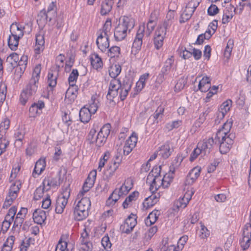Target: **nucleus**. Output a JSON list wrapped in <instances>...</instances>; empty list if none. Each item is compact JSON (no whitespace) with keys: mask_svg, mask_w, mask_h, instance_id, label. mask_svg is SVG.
Returning a JSON list of instances; mask_svg holds the SVG:
<instances>
[{"mask_svg":"<svg viewBox=\"0 0 251 251\" xmlns=\"http://www.w3.org/2000/svg\"><path fill=\"white\" fill-rule=\"evenodd\" d=\"M121 72V67L118 64L112 65L109 70V75L112 79L110 81L106 97L110 100L119 96L120 100L124 101L131 88L133 84L131 78L126 76L122 81L116 78Z\"/></svg>","mask_w":251,"mask_h":251,"instance_id":"1","label":"nucleus"},{"mask_svg":"<svg viewBox=\"0 0 251 251\" xmlns=\"http://www.w3.org/2000/svg\"><path fill=\"white\" fill-rule=\"evenodd\" d=\"M135 26L134 19L127 16L120 19L119 24L115 27L114 36L115 40L119 41L125 39L127 32H130Z\"/></svg>","mask_w":251,"mask_h":251,"instance_id":"2","label":"nucleus"},{"mask_svg":"<svg viewBox=\"0 0 251 251\" xmlns=\"http://www.w3.org/2000/svg\"><path fill=\"white\" fill-rule=\"evenodd\" d=\"M111 29V21L107 20L102 29H100L97 32L96 44L98 48L102 52L106 51L109 47V37L112 34Z\"/></svg>","mask_w":251,"mask_h":251,"instance_id":"3","label":"nucleus"},{"mask_svg":"<svg viewBox=\"0 0 251 251\" xmlns=\"http://www.w3.org/2000/svg\"><path fill=\"white\" fill-rule=\"evenodd\" d=\"M25 27H23L17 23H13L10 27L11 34L8 39V45L12 50H16L19 45V40L24 35V30Z\"/></svg>","mask_w":251,"mask_h":251,"instance_id":"4","label":"nucleus"},{"mask_svg":"<svg viewBox=\"0 0 251 251\" xmlns=\"http://www.w3.org/2000/svg\"><path fill=\"white\" fill-rule=\"evenodd\" d=\"M91 206V201L87 197H82L75 208L74 214L77 221H81L87 217Z\"/></svg>","mask_w":251,"mask_h":251,"instance_id":"5","label":"nucleus"},{"mask_svg":"<svg viewBox=\"0 0 251 251\" xmlns=\"http://www.w3.org/2000/svg\"><path fill=\"white\" fill-rule=\"evenodd\" d=\"M70 196V184L65 183L62 187L61 195L56 200L55 205V212L58 214H61L66 206L68 199Z\"/></svg>","mask_w":251,"mask_h":251,"instance_id":"6","label":"nucleus"},{"mask_svg":"<svg viewBox=\"0 0 251 251\" xmlns=\"http://www.w3.org/2000/svg\"><path fill=\"white\" fill-rule=\"evenodd\" d=\"M61 174L62 169H59L55 175L50 174L46 176L42 183L44 189L47 191L51 189H57L63 181Z\"/></svg>","mask_w":251,"mask_h":251,"instance_id":"7","label":"nucleus"},{"mask_svg":"<svg viewBox=\"0 0 251 251\" xmlns=\"http://www.w3.org/2000/svg\"><path fill=\"white\" fill-rule=\"evenodd\" d=\"M234 138L235 136L233 134H229L227 136H224L220 138L216 135L215 137V145L219 146V150L221 153L225 154L231 148Z\"/></svg>","mask_w":251,"mask_h":251,"instance_id":"8","label":"nucleus"},{"mask_svg":"<svg viewBox=\"0 0 251 251\" xmlns=\"http://www.w3.org/2000/svg\"><path fill=\"white\" fill-rule=\"evenodd\" d=\"M161 166L153 168L147 176V182L152 179L150 189L151 193H155L161 186L160 176Z\"/></svg>","mask_w":251,"mask_h":251,"instance_id":"9","label":"nucleus"},{"mask_svg":"<svg viewBox=\"0 0 251 251\" xmlns=\"http://www.w3.org/2000/svg\"><path fill=\"white\" fill-rule=\"evenodd\" d=\"M174 63V59L172 56L166 60L160 72L157 76L156 81L158 83L161 84L165 81L166 79V76H167L170 72L173 67Z\"/></svg>","mask_w":251,"mask_h":251,"instance_id":"10","label":"nucleus"},{"mask_svg":"<svg viewBox=\"0 0 251 251\" xmlns=\"http://www.w3.org/2000/svg\"><path fill=\"white\" fill-rule=\"evenodd\" d=\"M111 125L109 124H105L97 134L95 144L99 147H100L106 142L107 138L110 132Z\"/></svg>","mask_w":251,"mask_h":251,"instance_id":"11","label":"nucleus"},{"mask_svg":"<svg viewBox=\"0 0 251 251\" xmlns=\"http://www.w3.org/2000/svg\"><path fill=\"white\" fill-rule=\"evenodd\" d=\"M214 145H216L215 140L212 137L204 139L202 142L198 144V147L202 151V156L209 155Z\"/></svg>","mask_w":251,"mask_h":251,"instance_id":"12","label":"nucleus"},{"mask_svg":"<svg viewBox=\"0 0 251 251\" xmlns=\"http://www.w3.org/2000/svg\"><path fill=\"white\" fill-rule=\"evenodd\" d=\"M123 156L120 153H116L111 163L109 165L106 173L109 177L113 176L114 173L119 167L122 161Z\"/></svg>","mask_w":251,"mask_h":251,"instance_id":"13","label":"nucleus"},{"mask_svg":"<svg viewBox=\"0 0 251 251\" xmlns=\"http://www.w3.org/2000/svg\"><path fill=\"white\" fill-rule=\"evenodd\" d=\"M158 14V12L156 10H154L151 13L147 25V31L146 34L147 36H149L151 34L157 25Z\"/></svg>","mask_w":251,"mask_h":251,"instance_id":"14","label":"nucleus"},{"mask_svg":"<svg viewBox=\"0 0 251 251\" xmlns=\"http://www.w3.org/2000/svg\"><path fill=\"white\" fill-rule=\"evenodd\" d=\"M166 35L165 29H157L155 31L153 44L156 50H159L162 47Z\"/></svg>","mask_w":251,"mask_h":251,"instance_id":"15","label":"nucleus"},{"mask_svg":"<svg viewBox=\"0 0 251 251\" xmlns=\"http://www.w3.org/2000/svg\"><path fill=\"white\" fill-rule=\"evenodd\" d=\"M201 168L199 167L192 169L187 176L185 180V185H191L193 184L197 179L200 175Z\"/></svg>","mask_w":251,"mask_h":251,"instance_id":"16","label":"nucleus"},{"mask_svg":"<svg viewBox=\"0 0 251 251\" xmlns=\"http://www.w3.org/2000/svg\"><path fill=\"white\" fill-rule=\"evenodd\" d=\"M145 34V26H140L138 30L137 31L135 38L133 43L132 47L133 49H136V50H140L143 43V38Z\"/></svg>","mask_w":251,"mask_h":251,"instance_id":"17","label":"nucleus"},{"mask_svg":"<svg viewBox=\"0 0 251 251\" xmlns=\"http://www.w3.org/2000/svg\"><path fill=\"white\" fill-rule=\"evenodd\" d=\"M78 76V72L76 69H73L70 74V75L68 78V82L70 84V86L72 87V88H69L66 92V94H69L71 93L72 95H75V93L74 92L72 91L71 89L75 88V92L77 91L76 86L75 85V82L77 79Z\"/></svg>","mask_w":251,"mask_h":251,"instance_id":"18","label":"nucleus"},{"mask_svg":"<svg viewBox=\"0 0 251 251\" xmlns=\"http://www.w3.org/2000/svg\"><path fill=\"white\" fill-rule=\"evenodd\" d=\"M174 151L172 146L169 143H166L159 148L158 155L164 159L168 158Z\"/></svg>","mask_w":251,"mask_h":251,"instance_id":"19","label":"nucleus"},{"mask_svg":"<svg viewBox=\"0 0 251 251\" xmlns=\"http://www.w3.org/2000/svg\"><path fill=\"white\" fill-rule=\"evenodd\" d=\"M137 224L136 215L131 214L125 220L124 224L125 232L130 233Z\"/></svg>","mask_w":251,"mask_h":251,"instance_id":"20","label":"nucleus"},{"mask_svg":"<svg viewBox=\"0 0 251 251\" xmlns=\"http://www.w3.org/2000/svg\"><path fill=\"white\" fill-rule=\"evenodd\" d=\"M231 103L232 101L228 100L221 104L216 114L218 119H222L225 117L226 113L229 110Z\"/></svg>","mask_w":251,"mask_h":251,"instance_id":"21","label":"nucleus"},{"mask_svg":"<svg viewBox=\"0 0 251 251\" xmlns=\"http://www.w3.org/2000/svg\"><path fill=\"white\" fill-rule=\"evenodd\" d=\"M46 165L45 158L39 159L35 163L34 170L32 172V176L34 177L38 176L44 171Z\"/></svg>","mask_w":251,"mask_h":251,"instance_id":"22","label":"nucleus"},{"mask_svg":"<svg viewBox=\"0 0 251 251\" xmlns=\"http://www.w3.org/2000/svg\"><path fill=\"white\" fill-rule=\"evenodd\" d=\"M46 219V212L41 209H36L32 213V219L37 224L41 225Z\"/></svg>","mask_w":251,"mask_h":251,"instance_id":"23","label":"nucleus"},{"mask_svg":"<svg viewBox=\"0 0 251 251\" xmlns=\"http://www.w3.org/2000/svg\"><path fill=\"white\" fill-rule=\"evenodd\" d=\"M31 95V84H28L25 88L22 91L20 97V101L22 104L25 105L29 98Z\"/></svg>","mask_w":251,"mask_h":251,"instance_id":"24","label":"nucleus"},{"mask_svg":"<svg viewBox=\"0 0 251 251\" xmlns=\"http://www.w3.org/2000/svg\"><path fill=\"white\" fill-rule=\"evenodd\" d=\"M45 40L43 35L38 34L36 36V43L34 49L35 53L37 54H40L44 48Z\"/></svg>","mask_w":251,"mask_h":251,"instance_id":"25","label":"nucleus"},{"mask_svg":"<svg viewBox=\"0 0 251 251\" xmlns=\"http://www.w3.org/2000/svg\"><path fill=\"white\" fill-rule=\"evenodd\" d=\"M194 192L191 191L190 193L186 192L183 198H180L176 202V205L178 208H184L191 199Z\"/></svg>","mask_w":251,"mask_h":251,"instance_id":"26","label":"nucleus"},{"mask_svg":"<svg viewBox=\"0 0 251 251\" xmlns=\"http://www.w3.org/2000/svg\"><path fill=\"white\" fill-rule=\"evenodd\" d=\"M92 114H93L87 107L84 106L79 111L80 121L83 123H87L91 120Z\"/></svg>","mask_w":251,"mask_h":251,"instance_id":"27","label":"nucleus"},{"mask_svg":"<svg viewBox=\"0 0 251 251\" xmlns=\"http://www.w3.org/2000/svg\"><path fill=\"white\" fill-rule=\"evenodd\" d=\"M159 198V196L158 194L152 193L151 195L145 200L143 203L144 206L146 207L147 208L153 206L158 201Z\"/></svg>","mask_w":251,"mask_h":251,"instance_id":"28","label":"nucleus"},{"mask_svg":"<svg viewBox=\"0 0 251 251\" xmlns=\"http://www.w3.org/2000/svg\"><path fill=\"white\" fill-rule=\"evenodd\" d=\"M115 0H105L101 5L100 14L102 15L107 14L112 9V5Z\"/></svg>","mask_w":251,"mask_h":251,"instance_id":"29","label":"nucleus"},{"mask_svg":"<svg viewBox=\"0 0 251 251\" xmlns=\"http://www.w3.org/2000/svg\"><path fill=\"white\" fill-rule=\"evenodd\" d=\"M21 186V183L20 181H16L11 186L8 193V196L13 199H16L18 196V193Z\"/></svg>","mask_w":251,"mask_h":251,"instance_id":"30","label":"nucleus"},{"mask_svg":"<svg viewBox=\"0 0 251 251\" xmlns=\"http://www.w3.org/2000/svg\"><path fill=\"white\" fill-rule=\"evenodd\" d=\"M41 71V65L39 64L34 67L32 72V77H33L34 84L32 85V91H36L37 88L36 83L38 82L40 78V75Z\"/></svg>","mask_w":251,"mask_h":251,"instance_id":"31","label":"nucleus"},{"mask_svg":"<svg viewBox=\"0 0 251 251\" xmlns=\"http://www.w3.org/2000/svg\"><path fill=\"white\" fill-rule=\"evenodd\" d=\"M91 63L93 67L97 70L101 68L103 66L101 58L95 53L91 55Z\"/></svg>","mask_w":251,"mask_h":251,"instance_id":"32","label":"nucleus"},{"mask_svg":"<svg viewBox=\"0 0 251 251\" xmlns=\"http://www.w3.org/2000/svg\"><path fill=\"white\" fill-rule=\"evenodd\" d=\"M183 160V157L182 154H178L173 161L172 164L170 166V171L172 173H175L176 170L177 169L181 164Z\"/></svg>","mask_w":251,"mask_h":251,"instance_id":"33","label":"nucleus"},{"mask_svg":"<svg viewBox=\"0 0 251 251\" xmlns=\"http://www.w3.org/2000/svg\"><path fill=\"white\" fill-rule=\"evenodd\" d=\"M195 10L192 8H188V6H186L185 9L181 14L180 19V23H185L189 20L192 17Z\"/></svg>","mask_w":251,"mask_h":251,"instance_id":"34","label":"nucleus"},{"mask_svg":"<svg viewBox=\"0 0 251 251\" xmlns=\"http://www.w3.org/2000/svg\"><path fill=\"white\" fill-rule=\"evenodd\" d=\"M210 109L207 108L204 112H203L202 114H201L199 118L196 120L195 123L193 125V127L195 128V130H196L197 128L200 127L202 124L205 121L206 119V117L210 112Z\"/></svg>","mask_w":251,"mask_h":251,"instance_id":"35","label":"nucleus"},{"mask_svg":"<svg viewBox=\"0 0 251 251\" xmlns=\"http://www.w3.org/2000/svg\"><path fill=\"white\" fill-rule=\"evenodd\" d=\"M164 111V108L163 106L160 105L157 107L155 112L152 115L154 119L153 123L158 124L161 120L163 116Z\"/></svg>","mask_w":251,"mask_h":251,"instance_id":"36","label":"nucleus"},{"mask_svg":"<svg viewBox=\"0 0 251 251\" xmlns=\"http://www.w3.org/2000/svg\"><path fill=\"white\" fill-rule=\"evenodd\" d=\"M99 101L96 96H93L89 103V107H87L89 111L94 114L99 108Z\"/></svg>","mask_w":251,"mask_h":251,"instance_id":"37","label":"nucleus"},{"mask_svg":"<svg viewBox=\"0 0 251 251\" xmlns=\"http://www.w3.org/2000/svg\"><path fill=\"white\" fill-rule=\"evenodd\" d=\"M231 123H225L223 126L222 128L217 133L216 135H217L219 138L224 136H227L229 135L228 133L231 127Z\"/></svg>","mask_w":251,"mask_h":251,"instance_id":"38","label":"nucleus"},{"mask_svg":"<svg viewBox=\"0 0 251 251\" xmlns=\"http://www.w3.org/2000/svg\"><path fill=\"white\" fill-rule=\"evenodd\" d=\"M48 21V20L47 18L46 11H41L38 14L37 17V23L38 25L39 26L43 27L45 26Z\"/></svg>","mask_w":251,"mask_h":251,"instance_id":"39","label":"nucleus"},{"mask_svg":"<svg viewBox=\"0 0 251 251\" xmlns=\"http://www.w3.org/2000/svg\"><path fill=\"white\" fill-rule=\"evenodd\" d=\"M158 211H154L151 212L145 220V223L147 226H151L154 224L158 218Z\"/></svg>","mask_w":251,"mask_h":251,"instance_id":"40","label":"nucleus"},{"mask_svg":"<svg viewBox=\"0 0 251 251\" xmlns=\"http://www.w3.org/2000/svg\"><path fill=\"white\" fill-rule=\"evenodd\" d=\"M44 107L45 103L41 100H38L37 102L32 103V114L35 112L36 115L40 114Z\"/></svg>","mask_w":251,"mask_h":251,"instance_id":"41","label":"nucleus"},{"mask_svg":"<svg viewBox=\"0 0 251 251\" xmlns=\"http://www.w3.org/2000/svg\"><path fill=\"white\" fill-rule=\"evenodd\" d=\"M139 193L138 192L134 191L130 194L124 201L123 203V206L124 209L127 208L128 206L129 202L133 201H135L138 197Z\"/></svg>","mask_w":251,"mask_h":251,"instance_id":"42","label":"nucleus"},{"mask_svg":"<svg viewBox=\"0 0 251 251\" xmlns=\"http://www.w3.org/2000/svg\"><path fill=\"white\" fill-rule=\"evenodd\" d=\"M19 59L18 54L15 52H13L7 57L6 61L11 65L12 67H15L18 65Z\"/></svg>","mask_w":251,"mask_h":251,"instance_id":"43","label":"nucleus"},{"mask_svg":"<svg viewBox=\"0 0 251 251\" xmlns=\"http://www.w3.org/2000/svg\"><path fill=\"white\" fill-rule=\"evenodd\" d=\"M10 121L9 119H4L0 124V136H3L6 130L9 128Z\"/></svg>","mask_w":251,"mask_h":251,"instance_id":"44","label":"nucleus"},{"mask_svg":"<svg viewBox=\"0 0 251 251\" xmlns=\"http://www.w3.org/2000/svg\"><path fill=\"white\" fill-rule=\"evenodd\" d=\"M7 86L2 82L0 83V107L3 104L6 98Z\"/></svg>","mask_w":251,"mask_h":251,"instance_id":"45","label":"nucleus"},{"mask_svg":"<svg viewBox=\"0 0 251 251\" xmlns=\"http://www.w3.org/2000/svg\"><path fill=\"white\" fill-rule=\"evenodd\" d=\"M57 75H54L52 71H50L48 75V83L50 87H54L57 83Z\"/></svg>","mask_w":251,"mask_h":251,"instance_id":"46","label":"nucleus"},{"mask_svg":"<svg viewBox=\"0 0 251 251\" xmlns=\"http://www.w3.org/2000/svg\"><path fill=\"white\" fill-rule=\"evenodd\" d=\"M182 124L181 120H176L168 123L165 125V128L168 131H171L174 128H177L179 127Z\"/></svg>","mask_w":251,"mask_h":251,"instance_id":"47","label":"nucleus"},{"mask_svg":"<svg viewBox=\"0 0 251 251\" xmlns=\"http://www.w3.org/2000/svg\"><path fill=\"white\" fill-rule=\"evenodd\" d=\"M120 54V48L118 46H113L108 50V55L111 57H118Z\"/></svg>","mask_w":251,"mask_h":251,"instance_id":"48","label":"nucleus"},{"mask_svg":"<svg viewBox=\"0 0 251 251\" xmlns=\"http://www.w3.org/2000/svg\"><path fill=\"white\" fill-rule=\"evenodd\" d=\"M117 189L115 190L108 198L106 201V204L108 206L114 205L115 203L118 200L119 196H117Z\"/></svg>","mask_w":251,"mask_h":251,"instance_id":"49","label":"nucleus"},{"mask_svg":"<svg viewBox=\"0 0 251 251\" xmlns=\"http://www.w3.org/2000/svg\"><path fill=\"white\" fill-rule=\"evenodd\" d=\"M137 136L135 133H133L126 141L125 145L134 148L137 142Z\"/></svg>","mask_w":251,"mask_h":251,"instance_id":"50","label":"nucleus"},{"mask_svg":"<svg viewBox=\"0 0 251 251\" xmlns=\"http://www.w3.org/2000/svg\"><path fill=\"white\" fill-rule=\"evenodd\" d=\"M3 136H0V155L6 151V149L9 145V141Z\"/></svg>","mask_w":251,"mask_h":251,"instance_id":"51","label":"nucleus"},{"mask_svg":"<svg viewBox=\"0 0 251 251\" xmlns=\"http://www.w3.org/2000/svg\"><path fill=\"white\" fill-rule=\"evenodd\" d=\"M79 251H92L93 249L92 243L90 241L80 243Z\"/></svg>","mask_w":251,"mask_h":251,"instance_id":"52","label":"nucleus"},{"mask_svg":"<svg viewBox=\"0 0 251 251\" xmlns=\"http://www.w3.org/2000/svg\"><path fill=\"white\" fill-rule=\"evenodd\" d=\"M251 238L249 237H244L240 241V244L243 250L248 249L251 245Z\"/></svg>","mask_w":251,"mask_h":251,"instance_id":"53","label":"nucleus"},{"mask_svg":"<svg viewBox=\"0 0 251 251\" xmlns=\"http://www.w3.org/2000/svg\"><path fill=\"white\" fill-rule=\"evenodd\" d=\"M96 176H97L96 171L91 172L89 174L87 178L86 179L85 181L86 182V184H88L89 185L93 187V186L94 185V182H95V180L96 179Z\"/></svg>","mask_w":251,"mask_h":251,"instance_id":"54","label":"nucleus"},{"mask_svg":"<svg viewBox=\"0 0 251 251\" xmlns=\"http://www.w3.org/2000/svg\"><path fill=\"white\" fill-rule=\"evenodd\" d=\"M96 130L95 128H92L89 131L87 136V139L89 141L90 144H94L96 140Z\"/></svg>","mask_w":251,"mask_h":251,"instance_id":"55","label":"nucleus"},{"mask_svg":"<svg viewBox=\"0 0 251 251\" xmlns=\"http://www.w3.org/2000/svg\"><path fill=\"white\" fill-rule=\"evenodd\" d=\"M232 41L229 40L224 51V56L227 59H228L230 56L232 50Z\"/></svg>","mask_w":251,"mask_h":251,"instance_id":"56","label":"nucleus"},{"mask_svg":"<svg viewBox=\"0 0 251 251\" xmlns=\"http://www.w3.org/2000/svg\"><path fill=\"white\" fill-rule=\"evenodd\" d=\"M27 63V56L26 55H23L20 60L19 59L18 62V65L20 67L21 71L25 70Z\"/></svg>","mask_w":251,"mask_h":251,"instance_id":"57","label":"nucleus"},{"mask_svg":"<svg viewBox=\"0 0 251 251\" xmlns=\"http://www.w3.org/2000/svg\"><path fill=\"white\" fill-rule=\"evenodd\" d=\"M200 154L202 155V151L200 148L197 146V147L195 148L191 153L189 158L190 161L191 162L194 161Z\"/></svg>","mask_w":251,"mask_h":251,"instance_id":"58","label":"nucleus"},{"mask_svg":"<svg viewBox=\"0 0 251 251\" xmlns=\"http://www.w3.org/2000/svg\"><path fill=\"white\" fill-rule=\"evenodd\" d=\"M101 243L104 249L108 250L111 248V243L108 236H104L101 239Z\"/></svg>","mask_w":251,"mask_h":251,"instance_id":"59","label":"nucleus"},{"mask_svg":"<svg viewBox=\"0 0 251 251\" xmlns=\"http://www.w3.org/2000/svg\"><path fill=\"white\" fill-rule=\"evenodd\" d=\"M243 237L251 238V224H246L243 230Z\"/></svg>","mask_w":251,"mask_h":251,"instance_id":"60","label":"nucleus"},{"mask_svg":"<svg viewBox=\"0 0 251 251\" xmlns=\"http://www.w3.org/2000/svg\"><path fill=\"white\" fill-rule=\"evenodd\" d=\"M130 191V188L126 186L122 185L118 191L117 190L116 195L117 196H119V198L123 195H126Z\"/></svg>","mask_w":251,"mask_h":251,"instance_id":"61","label":"nucleus"},{"mask_svg":"<svg viewBox=\"0 0 251 251\" xmlns=\"http://www.w3.org/2000/svg\"><path fill=\"white\" fill-rule=\"evenodd\" d=\"M20 169L21 167L19 164L13 167L9 178L10 181H13L16 177L20 170Z\"/></svg>","mask_w":251,"mask_h":251,"instance_id":"62","label":"nucleus"},{"mask_svg":"<svg viewBox=\"0 0 251 251\" xmlns=\"http://www.w3.org/2000/svg\"><path fill=\"white\" fill-rule=\"evenodd\" d=\"M42 207L43 208L45 209H48L49 211L51 209V201L50 196H48L45 199H43L42 200Z\"/></svg>","mask_w":251,"mask_h":251,"instance_id":"63","label":"nucleus"},{"mask_svg":"<svg viewBox=\"0 0 251 251\" xmlns=\"http://www.w3.org/2000/svg\"><path fill=\"white\" fill-rule=\"evenodd\" d=\"M17 212V208L15 206L12 207L9 210L7 214L5 216V218L8 220L14 221V216Z\"/></svg>","mask_w":251,"mask_h":251,"instance_id":"64","label":"nucleus"}]
</instances>
